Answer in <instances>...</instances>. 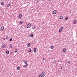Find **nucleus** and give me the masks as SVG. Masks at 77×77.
<instances>
[{
	"label": "nucleus",
	"mask_w": 77,
	"mask_h": 77,
	"mask_svg": "<svg viewBox=\"0 0 77 77\" xmlns=\"http://www.w3.org/2000/svg\"><path fill=\"white\" fill-rule=\"evenodd\" d=\"M32 27L31 23H29L27 26L26 28H30Z\"/></svg>",
	"instance_id": "obj_1"
},
{
	"label": "nucleus",
	"mask_w": 77,
	"mask_h": 77,
	"mask_svg": "<svg viewBox=\"0 0 77 77\" xmlns=\"http://www.w3.org/2000/svg\"><path fill=\"white\" fill-rule=\"evenodd\" d=\"M63 29V27H61L60 28L59 30V33H60L62 31V30Z\"/></svg>",
	"instance_id": "obj_2"
},
{
	"label": "nucleus",
	"mask_w": 77,
	"mask_h": 77,
	"mask_svg": "<svg viewBox=\"0 0 77 77\" xmlns=\"http://www.w3.org/2000/svg\"><path fill=\"white\" fill-rule=\"evenodd\" d=\"M22 17V14H19V15L18 17L19 18H21Z\"/></svg>",
	"instance_id": "obj_3"
},
{
	"label": "nucleus",
	"mask_w": 77,
	"mask_h": 77,
	"mask_svg": "<svg viewBox=\"0 0 77 77\" xmlns=\"http://www.w3.org/2000/svg\"><path fill=\"white\" fill-rule=\"evenodd\" d=\"M57 12V11L56 10H54L53 12V14H56Z\"/></svg>",
	"instance_id": "obj_4"
},
{
	"label": "nucleus",
	"mask_w": 77,
	"mask_h": 77,
	"mask_svg": "<svg viewBox=\"0 0 77 77\" xmlns=\"http://www.w3.org/2000/svg\"><path fill=\"white\" fill-rule=\"evenodd\" d=\"M73 24H76V23H77V20H74L73 22Z\"/></svg>",
	"instance_id": "obj_5"
},
{
	"label": "nucleus",
	"mask_w": 77,
	"mask_h": 77,
	"mask_svg": "<svg viewBox=\"0 0 77 77\" xmlns=\"http://www.w3.org/2000/svg\"><path fill=\"white\" fill-rule=\"evenodd\" d=\"M28 66V64H26L25 65L23 66V67H24V68H26V67H27V66Z\"/></svg>",
	"instance_id": "obj_6"
},
{
	"label": "nucleus",
	"mask_w": 77,
	"mask_h": 77,
	"mask_svg": "<svg viewBox=\"0 0 77 77\" xmlns=\"http://www.w3.org/2000/svg\"><path fill=\"white\" fill-rule=\"evenodd\" d=\"M34 53H36V48H35L34 49Z\"/></svg>",
	"instance_id": "obj_7"
},
{
	"label": "nucleus",
	"mask_w": 77,
	"mask_h": 77,
	"mask_svg": "<svg viewBox=\"0 0 77 77\" xmlns=\"http://www.w3.org/2000/svg\"><path fill=\"white\" fill-rule=\"evenodd\" d=\"M1 30H4V27L3 26H2L1 28Z\"/></svg>",
	"instance_id": "obj_8"
},
{
	"label": "nucleus",
	"mask_w": 77,
	"mask_h": 77,
	"mask_svg": "<svg viewBox=\"0 0 77 77\" xmlns=\"http://www.w3.org/2000/svg\"><path fill=\"white\" fill-rule=\"evenodd\" d=\"M23 62H24V63H25V64H27V61H25V60H24L23 61Z\"/></svg>",
	"instance_id": "obj_9"
},
{
	"label": "nucleus",
	"mask_w": 77,
	"mask_h": 77,
	"mask_svg": "<svg viewBox=\"0 0 77 77\" xmlns=\"http://www.w3.org/2000/svg\"><path fill=\"white\" fill-rule=\"evenodd\" d=\"M63 18V16H61L60 17V19H61V20H62Z\"/></svg>",
	"instance_id": "obj_10"
},
{
	"label": "nucleus",
	"mask_w": 77,
	"mask_h": 77,
	"mask_svg": "<svg viewBox=\"0 0 77 77\" xmlns=\"http://www.w3.org/2000/svg\"><path fill=\"white\" fill-rule=\"evenodd\" d=\"M31 51H32V49L31 48H30L29 49V53H30V52H31Z\"/></svg>",
	"instance_id": "obj_11"
},
{
	"label": "nucleus",
	"mask_w": 77,
	"mask_h": 77,
	"mask_svg": "<svg viewBox=\"0 0 77 77\" xmlns=\"http://www.w3.org/2000/svg\"><path fill=\"white\" fill-rule=\"evenodd\" d=\"M5 47H6V45H5V44L3 45H2V47L3 48H5Z\"/></svg>",
	"instance_id": "obj_12"
},
{
	"label": "nucleus",
	"mask_w": 77,
	"mask_h": 77,
	"mask_svg": "<svg viewBox=\"0 0 77 77\" xmlns=\"http://www.w3.org/2000/svg\"><path fill=\"white\" fill-rule=\"evenodd\" d=\"M1 4L2 6H3V5H4V2H1Z\"/></svg>",
	"instance_id": "obj_13"
},
{
	"label": "nucleus",
	"mask_w": 77,
	"mask_h": 77,
	"mask_svg": "<svg viewBox=\"0 0 77 77\" xmlns=\"http://www.w3.org/2000/svg\"><path fill=\"white\" fill-rule=\"evenodd\" d=\"M35 29H36V27L35 26H34L32 27V29L33 30H35Z\"/></svg>",
	"instance_id": "obj_14"
},
{
	"label": "nucleus",
	"mask_w": 77,
	"mask_h": 77,
	"mask_svg": "<svg viewBox=\"0 0 77 77\" xmlns=\"http://www.w3.org/2000/svg\"><path fill=\"white\" fill-rule=\"evenodd\" d=\"M63 52H65L66 51V48H64L63 50Z\"/></svg>",
	"instance_id": "obj_15"
},
{
	"label": "nucleus",
	"mask_w": 77,
	"mask_h": 77,
	"mask_svg": "<svg viewBox=\"0 0 77 77\" xmlns=\"http://www.w3.org/2000/svg\"><path fill=\"white\" fill-rule=\"evenodd\" d=\"M30 43H29L27 45V47H30Z\"/></svg>",
	"instance_id": "obj_16"
},
{
	"label": "nucleus",
	"mask_w": 77,
	"mask_h": 77,
	"mask_svg": "<svg viewBox=\"0 0 77 77\" xmlns=\"http://www.w3.org/2000/svg\"><path fill=\"white\" fill-rule=\"evenodd\" d=\"M51 49H53V48H54V46H53V45L51 46Z\"/></svg>",
	"instance_id": "obj_17"
},
{
	"label": "nucleus",
	"mask_w": 77,
	"mask_h": 77,
	"mask_svg": "<svg viewBox=\"0 0 77 77\" xmlns=\"http://www.w3.org/2000/svg\"><path fill=\"white\" fill-rule=\"evenodd\" d=\"M6 53L7 54H9V51H6Z\"/></svg>",
	"instance_id": "obj_18"
},
{
	"label": "nucleus",
	"mask_w": 77,
	"mask_h": 77,
	"mask_svg": "<svg viewBox=\"0 0 77 77\" xmlns=\"http://www.w3.org/2000/svg\"><path fill=\"white\" fill-rule=\"evenodd\" d=\"M10 6V4H8L7 5V6L8 7H9Z\"/></svg>",
	"instance_id": "obj_19"
},
{
	"label": "nucleus",
	"mask_w": 77,
	"mask_h": 77,
	"mask_svg": "<svg viewBox=\"0 0 77 77\" xmlns=\"http://www.w3.org/2000/svg\"><path fill=\"white\" fill-rule=\"evenodd\" d=\"M10 48H12V45L11 44L10 45Z\"/></svg>",
	"instance_id": "obj_20"
},
{
	"label": "nucleus",
	"mask_w": 77,
	"mask_h": 77,
	"mask_svg": "<svg viewBox=\"0 0 77 77\" xmlns=\"http://www.w3.org/2000/svg\"><path fill=\"white\" fill-rule=\"evenodd\" d=\"M71 63V61H69L67 62V63H69V64H70V63Z\"/></svg>",
	"instance_id": "obj_21"
},
{
	"label": "nucleus",
	"mask_w": 77,
	"mask_h": 77,
	"mask_svg": "<svg viewBox=\"0 0 77 77\" xmlns=\"http://www.w3.org/2000/svg\"><path fill=\"white\" fill-rule=\"evenodd\" d=\"M68 17H66L65 19V20H68Z\"/></svg>",
	"instance_id": "obj_22"
},
{
	"label": "nucleus",
	"mask_w": 77,
	"mask_h": 77,
	"mask_svg": "<svg viewBox=\"0 0 77 77\" xmlns=\"http://www.w3.org/2000/svg\"><path fill=\"white\" fill-rule=\"evenodd\" d=\"M20 24H23V21H20Z\"/></svg>",
	"instance_id": "obj_23"
},
{
	"label": "nucleus",
	"mask_w": 77,
	"mask_h": 77,
	"mask_svg": "<svg viewBox=\"0 0 77 77\" xmlns=\"http://www.w3.org/2000/svg\"><path fill=\"white\" fill-rule=\"evenodd\" d=\"M6 39L7 40H8V39H9V37H6Z\"/></svg>",
	"instance_id": "obj_24"
},
{
	"label": "nucleus",
	"mask_w": 77,
	"mask_h": 77,
	"mask_svg": "<svg viewBox=\"0 0 77 77\" xmlns=\"http://www.w3.org/2000/svg\"><path fill=\"white\" fill-rule=\"evenodd\" d=\"M30 37H31L32 38L33 37V34H32L31 35Z\"/></svg>",
	"instance_id": "obj_25"
},
{
	"label": "nucleus",
	"mask_w": 77,
	"mask_h": 77,
	"mask_svg": "<svg viewBox=\"0 0 77 77\" xmlns=\"http://www.w3.org/2000/svg\"><path fill=\"white\" fill-rule=\"evenodd\" d=\"M20 67H17V70H20Z\"/></svg>",
	"instance_id": "obj_26"
},
{
	"label": "nucleus",
	"mask_w": 77,
	"mask_h": 77,
	"mask_svg": "<svg viewBox=\"0 0 77 77\" xmlns=\"http://www.w3.org/2000/svg\"><path fill=\"white\" fill-rule=\"evenodd\" d=\"M18 51V50L16 49V50L15 51V53H17Z\"/></svg>",
	"instance_id": "obj_27"
},
{
	"label": "nucleus",
	"mask_w": 77,
	"mask_h": 77,
	"mask_svg": "<svg viewBox=\"0 0 77 77\" xmlns=\"http://www.w3.org/2000/svg\"><path fill=\"white\" fill-rule=\"evenodd\" d=\"M12 39H13V38H11L9 40L10 41H12Z\"/></svg>",
	"instance_id": "obj_28"
},
{
	"label": "nucleus",
	"mask_w": 77,
	"mask_h": 77,
	"mask_svg": "<svg viewBox=\"0 0 77 77\" xmlns=\"http://www.w3.org/2000/svg\"><path fill=\"white\" fill-rule=\"evenodd\" d=\"M53 63H55V60H54V61L53 62Z\"/></svg>",
	"instance_id": "obj_29"
},
{
	"label": "nucleus",
	"mask_w": 77,
	"mask_h": 77,
	"mask_svg": "<svg viewBox=\"0 0 77 77\" xmlns=\"http://www.w3.org/2000/svg\"><path fill=\"white\" fill-rule=\"evenodd\" d=\"M44 73H45V72H43L42 73V75L43 74H44Z\"/></svg>",
	"instance_id": "obj_30"
},
{
	"label": "nucleus",
	"mask_w": 77,
	"mask_h": 77,
	"mask_svg": "<svg viewBox=\"0 0 77 77\" xmlns=\"http://www.w3.org/2000/svg\"><path fill=\"white\" fill-rule=\"evenodd\" d=\"M39 77H42V75H39Z\"/></svg>",
	"instance_id": "obj_31"
},
{
	"label": "nucleus",
	"mask_w": 77,
	"mask_h": 77,
	"mask_svg": "<svg viewBox=\"0 0 77 77\" xmlns=\"http://www.w3.org/2000/svg\"><path fill=\"white\" fill-rule=\"evenodd\" d=\"M45 74H43V77H44V76H45Z\"/></svg>",
	"instance_id": "obj_32"
},
{
	"label": "nucleus",
	"mask_w": 77,
	"mask_h": 77,
	"mask_svg": "<svg viewBox=\"0 0 77 77\" xmlns=\"http://www.w3.org/2000/svg\"><path fill=\"white\" fill-rule=\"evenodd\" d=\"M5 38H3V40L5 41Z\"/></svg>",
	"instance_id": "obj_33"
},
{
	"label": "nucleus",
	"mask_w": 77,
	"mask_h": 77,
	"mask_svg": "<svg viewBox=\"0 0 77 77\" xmlns=\"http://www.w3.org/2000/svg\"><path fill=\"white\" fill-rule=\"evenodd\" d=\"M43 24H45V22H43Z\"/></svg>",
	"instance_id": "obj_34"
},
{
	"label": "nucleus",
	"mask_w": 77,
	"mask_h": 77,
	"mask_svg": "<svg viewBox=\"0 0 77 77\" xmlns=\"http://www.w3.org/2000/svg\"><path fill=\"white\" fill-rule=\"evenodd\" d=\"M43 60H45V58H43Z\"/></svg>",
	"instance_id": "obj_35"
},
{
	"label": "nucleus",
	"mask_w": 77,
	"mask_h": 77,
	"mask_svg": "<svg viewBox=\"0 0 77 77\" xmlns=\"http://www.w3.org/2000/svg\"><path fill=\"white\" fill-rule=\"evenodd\" d=\"M38 2H39V0H37V2L38 3Z\"/></svg>",
	"instance_id": "obj_36"
},
{
	"label": "nucleus",
	"mask_w": 77,
	"mask_h": 77,
	"mask_svg": "<svg viewBox=\"0 0 77 77\" xmlns=\"http://www.w3.org/2000/svg\"><path fill=\"white\" fill-rule=\"evenodd\" d=\"M41 1H42V2H43L44 1V0H41Z\"/></svg>",
	"instance_id": "obj_37"
},
{
	"label": "nucleus",
	"mask_w": 77,
	"mask_h": 77,
	"mask_svg": "<svg viewBox=\"0 0 77 77\" xmlns=\"http://www.w3.org/2000/svg\"><path fill=\"white\" fill-rule=\"evenodd\" d=\"M71 11H70V12H69V14H71Z\"/></svg>",
	"instance_id": "obj_38"
},
{
	"label": "nucleus",
	"mask_w": 77,
	"mask_h": 77,
	"mask_svg": "<svg viewBox=\"0 0 77 77\" xmlns=\"http://www.w3.org/2000/svg\"><path fill=\"white\" fill-rule=\"evenodd\" d=\"M48 1H51V0H48Z\"/></svg>",
	"instance_id": "obj_39"
},
{
	"label": "nucleus",
	"mask_w": 77,
	"mask_h": 77,
	"mask_svg": "<svg viewBox=\"0 0 77 77\" xmlns=\"http://www.w3.org/2000/svg\"><path fill=\"white\" fill-rule=\"evenodd\" d=\"M61 69H62V67H61Z\"/></svg>",
	"instance_id": "obj_40"
},
{
	"label": "nucleus",
	"mask_w": 77,
	"mask_h": 77,
	"mask_svg": "<svg viewBox=\"0 0 77 77\" xmlns=\"http://www.w3.org/2000/svg\"><path fill=\"white\" fill-rule=\"evenodd\" d=\"M76 34L77 35V33H76Z\"/></svg>",
	"instance_id": "obj_41"
}]
</instances>
